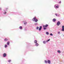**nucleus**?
I'll use <instances>...</instances> for the list:
<instances>
[{
    "label": "nucleus",
    "instance_id": "f257e3e1",
    "mask_svg": "<svg viewBox=\"0 0 64 64\" xmlns=\"http://www.w3.org/2000/svg\"><path fill=\"white\" fill-rule=\"evenodd\" d=\"M33 19L34 20L32 19V20H33V21H34L35 22H37L38 21V19H36V18L35 17H34Z\"/></svg>",
    "mask_w": 64,
    "mask_h": 64
},
{
    "label": "nucleus",
    "instance_id": "f03ea898",
    "mask_svg": "<svg viewBox=\"0 0 64 64\" xmlns=\"http://www.w3.org/2000/svg\"><path fill=\"white\" fill-rule=\"evenodd\" d=\"M61 23H60V22L58 21V22H57V26H59V25Z\"/></svg>",
    "mask_w": 64,
    "mask_h": 64
},
{
    "label": "nucleus",
    "instance_id": "7ed1b4c3",
    "mask_svg": "<svg viewBox=\"0 0 64 64\" xmlns=\"http://www.w3.org/2000/svg\"><path fill=\"white\" fill-rule=\"evenodd\" d=\"M3 56L4 57H5L6 56V53H4V54H3Z\"/></svg>",
    "mask_w": 64,
    "mask_h": 64
},
{
    "label": "nucleus",
    "instance_id": "20e7f679",
    "mask_svg": "<svg viewBox=\"0 0 64 64\" xmlns=\"http://www.w3.org/2000/svg\"><path fill=\"white\" fill-rule=\"evenodd\" d=\"M62 31H64V26H62Z\"/></svg>",
    "mask_w": 64,
    "mask_h": 64
},
{
    "label": "nucleus",
    "instance_id": "39448f33",
    "mask_svg": "<svg viewBox=\"0 0 64 64\" xmlns=\"http://www.w3.org/2000/svg\"><path fill=\"white\" fill-rule=\"evenodd\" d=\"M42 27L41 26H40V28L38 29L39 31H41V29H42Z\"/></svg>",
    "mask_w": 64,
    "mask_h": 64
},
{
    "label": "nucleus",
    "instance_id": "423d86ee",
    "mask_svg": "<svg viewBox=\"0 0 64 64\" xmlns=\"http://www.w3.org/2000/svg\"><path fill=\"white\" fill-rule=\"evenodd\" d=\"M43 26L44 27H48V24H46L44 26Z\"/></svg>",
    "mask_w": 64,
    "mask_h": 64
},
{
    "label": "nucleus",
    "instance_id": "0eeeda50",
    "mask_svg": "<svg viewBox=\"0 0 64 64\" xmlns=\"http://www.w3.org/2000/svg\"><path fill=\"white\" fill-rule=\"evenodd\" d=\"M52 21L54 22H55V21H56V19L55 18L53 19L52 20Z\"/></svg>",
    "mask_w": 64,
    "mask_h": 64
},
{
    "label": "nucleus",
    "instance_id": "6e6552de",
    "mask_svg": "<svg viewBox=\"0 0 64 64\" xmlns=\"http://www.w3.org/2000/svg\"><path fill=\"white\" fill-rule=\"evenodd\" d=\"M34 43H37V41L36 40H35L34 42Z\"/></svg>",
    "mask_w": 64,
    "mask_h": 64
},
{
    "label": "nucleus",
    "instance_id": "1a4fd4ad",
    "mask_svg": "<svg viewBox=\"0 0 64 64\" xmlns=\"http://www.w3.org/2000/svg\"><path fill=\"white\" fill-rule=\"evenodd\" d=\"M38 45H39V44H38L37 43L36 44V46H38Z\"/></svg>",
    "mask_w": 64,
    "mask_h": 64
},
{
    "label": "nucleus",
    "instance_id": "9d476101",
    "mask_svg": "<svg viewBox=\"0 0 64 64\" xmlns=\"http://www.w3.org/2000/svg\"><path fill=\"white\" fill-rule=\"evenodd\" d=\"M9 43H10V42H7V44L8 45H9Z\"/></svg>",
    "mask_w": 64,
    "mask_h": 64
},
{
    "label": "nucleus",
    "instance_id": "9b49d317",
    "mask_svg": "<svg viewBox=\"0 0 64 64\" xmlns=\"http://www.w3.org/2000/svg\"><path fill=\"white\" fill-rule=\"evenodd\" d=\"M58 53H61V51L60 50H58Z\"/></svg>",
    "mask_w": 64,
    "mask_h": 64
},
{
    "label": "nucleus",
    "instance_id": "f8f14e48",
    "mask_svg": "<svg viewBox=\"0 0 64 64\" xmlns=\"http://www.w3.org/2000/svg\"><path fill=\"white\" fill-rule=\"evenodd\" d=\"M48 64H50V60H48Z\"/></svg>",
    "mask_w": 64,
    "mask_h": 64
},
{
    "label": "nucleus",
    "instance_id": "ddd939ff",
    "mask_svg": "<svg viewBox=\"0 0 64 64\" xmlns=\"http://www.w3.org/2000/svg\"><path fill=\"white\" fill-rule=\"evenodd\" d=\"M8 39L6 38L4 39V41H8Z\"/></svg>",
    "mask_w": 64,
    "mask_h": 64
},
{
    "label": "nucleus",
    "instance_id": "4468645a",
    "mask_svg": "<svg viewBox=\"0 0 64 64\" xmlns=\"http://www.w3.org/2000/svg\"><path fill=\"white\" fill-rule=\"evenodd\" d=\"M20 29H22V27L21 26L20 27Z\"/></svg>",
    "mask_w": 64,
    "mask_h": 64
},
{
    "label": "nucleus",
    "instance_id": "2eb2a0df",
    "mask_svg": "<svg viewBox=\"0 0 64 64\" xmlns=\"http://www.w3.org/2000/svg\"><path fill=\"white\" fill-rule=\"evenodd\" d=\"M44 44H45L46 43V41H44L43 42Z\"/></svg>",
    "mask_w": 64,
    "mask_h": 64
},
{
    "label": "nucleus",
    "instance_id": "dca6fc26",
    "mask_svg": "<svg viewBox=\"0 0 64 64\" xmlns=\"http://www.w3.org/2000/svg\"><path fill=\"white\" fill-rule=\"evenodd\" d=\"M36 29H37V30H38V29H39V27L37 26V27H36Z\"/></svg>",
    "mask_w": 64,
    "mask_h": 64
},
{
    "label": "nucleus",
    "instance_id": "f3484780",
    "mask_svg": "<svg viewBox=\"0 0 64 64\" xmlns=\"http://www.w3.org/2000/svg\"><path fill=\"white\" fill-rule=\"evenodd\" d=\"M46 34H47V35H48L49 34V32H46Z\"/></svg>",
    "mask_w": 64,
    "mask_h": 64
},
{
    "label": "nucleus",
    "instance_id": "a211bd4d",
    "mask_svg": "<svg viewBox=\"0 0 64 64\" xmlns=\"http://www.w3.org/2000/svg\"><path fill=\"white\" fill-rule=\"evenodd\" d=\"M7 47V45H5V48H6Z\"/></svg>",
    "mask_w": 64,
    "mask_h": 64
},
{
    "label": "nucleus",
    "instance_id": "6ab92c4d",
    "mask_svg": "<svg viewBox=\"0 0 64 64\" xmlns=\"http://www.w3.org/2000/svg\"><path fill=\"white\" fill-rule=\"evenodd\" d=\"M56 8H59V6H56Z\"/></svg>",
    "mask_w": 64,
    "mask_h": 64
},
{
    "label": "nucleus",
    "instance_id": "aec40b11",
    "mask_svg": "<svg viewBox=\"0 0 64 64\" xmlns=\"http://www.w3.org/2000/svg\"><path fill=\"white\" fill-rule=\"evenodd\" d=\"M50 35H51V36H53V34L52 33H51L50 34Z\"/></svg>",
    "mask_w": 64,
    "mask_h": 64
},
{
    "label": "nucleus",
    "instance_id": "412c9836",
    "mask_svg": "<svg viewBox=\"0 0 64 64\" xmlns=\"http://www.w3.org/2000/svg\"><path fill=\"white\" fill-rule=\"evenodd\" d=\"M50 39H49L48 40H47V41H46V42H48V41H50Z\"/></svg>",
    "mask_w": 64,
    "mask_h": 64
},
{
    "label": "nucleus",
    "instance_id": "4be33fe9",
    "mask_svg": "<svg viewBox=\"0 0 64 64\" xmlns=\"http://www.w3.org/2000/svg\"><path fill=\"white\" fill-rule=\"evenodd\" d=\"M8 62H11V60H8Z\"/></svg>",
    "mask_w": 64,
    "mask_h": 64
},
{
    "label": "nucleus",
    "instance_id": "5701e85b",
    "mask_svg": "<svg viewBox=\"0 0 64 64\" xmlns=\"http://www.w3.org/2000/svg\"><path fill=\"white\" fill-rule=\"evenodd\" d=\"M45 62L46 63H47V61L46 60H45Z\"/></svg>",
    "mask_w": 64,
    "mask_h": 64
},
{
    "label": "nucleus",
    "instance_id": "b1692460",
    "mask_svg": "<svg viewBox=\"0 0 64 64\" xmlns=\"http://www.w3.org/2000/svg\"><path fill=\"white\" fill-rule=\"evenodd\" d=\"M27 24V22H24V25H25V24Z\"/></svg>",
    "mask_w": 64,
    "mask_h": 64
},
{
    "label": "nucleus",
    "instance_id": "393cba45",
    "mask_svg": "<svg viewBox=\"0 0 64 64\" xmlns=\"http://www.w3.org/2000/svg\"><path fill=\"white\" fill-rule=\"evenodd\" d=\"M44 30H46V28L45 27L44 28H43Z\"/></svg>",
    "mask_w": 64,
    "mask_h": 64
},
{
    "label": "nucleus",
    "instance_id": "a878e982",
    "mask_svg": "<svg viewBox=\"0 0 64 64\" xmlns=\"http://www.w3.org/2000/svg\"><path fill=\"white\" fill-rule=\"evenodd\" d=\"M55 15H56V16H57V14H55Z\"/></svg>",
    "mask_w": 64,
    "mask_h": 64
},
{
    "label": "nucleus",
    "instance_id": "bb28decb",
    "mask_svg": "<svg viewBox=\"0 0 64 64\" xmlns=\"http://www.w3.org/2000/svg\"><path fill=\"white\" fill-rule=\"evenodd\" d=\"M61 3V1H60L59 2V3Z\"/></svg>",
    "mask_w": 64,
    "mask_h": 64
},
{
    "label": "nucleus",
    "instance_id": "cd10ccee",
    "mask_svg": "<svg viewBox=\"0 0 64 64\" xmlns=\"http://www.w3.org/2000/svg\"><path fill=\"white\" fill-rule=\"evenodd\" d=\"M58 34H60V32H58Z\"/></svg>",
    "mask_w": 64,
    "mask_h": 64
},
{
    "label": "nucleus",
    "instance_id": "c85d7f7f",
    "mask_svg": "<svg viewBox=\"0 0 64 64\" xmlns=\"http://www.w3.org/2000/svg\"><path fill=\"white\" fill-rule=\"evenodd\" d=\"M6 13V12H4V14H5Z\"/></svg>",
    "mask_w": 64,
    "mask_h": 64
},
{
    "label": "nucleus",
    "instance_id": "c756f323",
    "mask_svg": "<svg viewBox=\"0 0 64 64\" xmlns=\"http://www.w3.org/2000/svg\"><path fill=\"white\" fill-rule=\"evenodd\" d=\"M1 8H0V10H1Z\"/></svg>",
    "mask_w": 64,
    "mask_h": 64
}]
</instances>
